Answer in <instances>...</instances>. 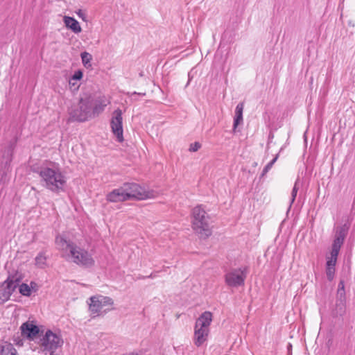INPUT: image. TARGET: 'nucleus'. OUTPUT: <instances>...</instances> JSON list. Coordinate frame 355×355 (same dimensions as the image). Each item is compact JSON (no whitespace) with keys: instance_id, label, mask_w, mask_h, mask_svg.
Here are the masks:
<instances>
[{"instance_id":"27","label":"nucleus","mask_w":355,"mask_h":355,"mask_svg":"<svg viewBox=\"0 0 355 355\" xmlns=\"http://www.w3.org/2000/svg\"><path fill=\"white\" fill-rule=\"evenodd\" d=\"M81 59L82 62L84 66H86L87 64H89L92 60V55L86 51H84L81 53Z\"/></svg>"},{"instance_id":"40","label":"nucleus","mask_w":355,"mask_h":355,"mask_svg":"<svg viewBox=\"0 0 355 355\" xmlns=\"http://www.w3.org/2000/svg\"><path fill=\"white\" fill-rule=\"evenodd\" d=\"M69 84H70V85H72L73 86V85H75L74 82H72V81H71V83H69Z\"/></svg>"},{"instance_id":"24","label":"nucleus","mask_w":355,"mask_h":355,"mask_svg":"<svg viewBox=\"0 0 355 355\" xmlns=\"http://www.w3.org/2000/svg\"><path fill=\"white\" fill-rule=\"evenodd\" d=\"M336 297H346L345 290V280L343 279H340L338 283Z\"/></svg>"},{"instance_id":"1","label":"nucleus","mask_w":355,"mask_h":355,"mask_svg":"<svg viewBox=\"0 0 355 355\" xmlns=\"http://www.w3.org/2000/svg\"><path fill=\"white\" fill-rule=\"evenodd\" d=\"M33 172L39 174L44 182V186L53 193H59L64 191V187L67 180L65 176L60 171L58 164L53 167L42 166L33 168Z\"/></svg>"},{"instance_id":"31","label":"nucleus","mask_w":355,"mask_h":355,"mask_svg":"<svg viewBox=\"0 0 355 355\" xmlns=\"http://www.w3.org/2000/svg\"><path fill=\"white\" fill-rule=\"evenodd\" d=\"M200 147H201L200 143L198 141H196V142L190 144L189 150L190 152H196L200 148Z\"/></svg>"},{"instance_id":"10","label":"nucleus","mask_w":355,"mask_h":355,"mask_svg":"<svg viewBox=\"0 0 355 355\" xmlns=\"http://www.w3.org/2000/svg\"><path fill=\"white\" fill-rule=\"evenodd\" d=\"M122 121V111L120 109H117L113 112L110 125L112 131L119 142L123 141Z\"/></svg>"},{"instance_id":"4","label":"nucleus","mask_w":355,"mask_h":355,"mask_svg":"<svg viewBox=\"0 0 355 355\" xmlns=\"http://www.w3.org/2000/svg\"><path fill=\"white\" fill-rule=\"evenodd\" d=\"M94 97L85 95L81 97L77 106L72 107L69 111L70 119L83 122L87 120L92 112Z\"/></svg>"},{"instance_id":"22","label":"nucleus","mask_w":355,"mask_h":355,"mask_svg":"<svg viewBox=\"0 0 355 355\" xmlns=\"http://www.w3.org/2000/svg\"><path fill=\"white\" fill-rule=\"evenodd\" d=\"M47 257L45 255V252L42 251L38 253L35 259V265L40 268H44L46 265Z\"/></svg>"},{"instance_id":"12","label":"nucleus","mask_w":355,"mask_h":355,"mask_svg":"<svg viewBox=\"0 0 355 355\" xmlns=\"http://www.w3.org/2000/svg\"><path fill=\"white\" fill-rule=\"evenodd\" d=\"M20 330L21 336L26 337L29 340H33L40 333L38 326L30 321L22 323L20 327Z\"/></svg>"},{"instance_id":"7","label":"nucleus","mask_w":355,"mask_h":355,"mask_svg":"<svg viewBox=\"0 0 355 355\" xmlns=\"http://www.w3.org/2000/svg\"><path fill=\"white\" fill-rule=\"evenodd\" d=\"M70 257L71 261L79 266L89 268L94 265V260L92 255L87 250L76 245L71 248Z\"/></svg>"},{"instance_id":"5","label":"nucleus","mask_w":355,"mask_h":355,"mask_svg":"<svg viewBox=\"0 0 355 355\" xmlns=\"http://www.w3.org/2000/svg\"><path fill=\"white\" fill-rule=\"evenodd\" d=\"M21 280V277L20 276H17V274H15V275H10L6 280L2 283L0 288L1 304H3L10 299L11 295L18 287Z\"/></svg>"},{"instance_id":"25","label":"nucleus","mask_w":355,"mask_h":355,"mask_svg":"<svg viewBox=\"0 0 355 355\" xmlns=\"http://www.w3.org/2000/svg\"><path fill=\"white\" fill-rule=\"evenodd\" d=\"M97 297H98L103 307L107 305H112L114 303L113 300L110 297L103 295H97Z\"/></svg>"},{"instance_id":"3","label":"nucleus","mask_w":355,"mask_h":355,"mask_svg":"<svg viewBox=\"0 0 355 355\" xmlns=\"http://www.w3.org/2000/svg\"><path fill=\"white\" fill-rule=\"evenodd\" d=\"M212 321V313L205 311L197 319L193 335V343L197 347H200L207 341L209 334V326Z\"/></svg>"},{"instance_id":"2","label":"nucleus","mask_w":355,"mask_h":355,"mask_svg":"<svg viewBox=\"0 0 355 355\" xmlns=\"http://www.w3.org/2000/svg\"><path fill=\"white\" fill-rule=\"evenodd\" d=\"M192 227L200 239H206L211 235V219L202 205L192 209Z\"/></svg>"},{"instance_id":"36","label":"nucleus","mask_w":355,"mask_h":355,"mask_svg":"<svg viewBox=\"0 0 355 355\" xmlns=\"http://www.w3.org/2000/svg\"><path fill=\"white\" fill-rule=\"evenodd\" d=\"M131 96H135V95H138V96H146V93L145 92H134L132 93H131Z\"/></svg>"},{"instance_id":"26","label":"nucleus","mask_w":355,"mask_h":355,"mask_svg":"<svg viewBox=\"0 0 355 355\" xmlns=\"http://www.w3.org/2000/svg\"><path fill=\"white\" fill-rule=\"evenodd\" d=\"M279 157V154H277L276 156L269 162L268 163L262 171V175H264L266 174L269 170L272 168V165L275 163V162L277 160Z\"/></svg>"},{"instance_id":"30","label":"nucleus","mask_w":355,"mask_h":355,"mask_svg":"<svg viewBox=\"0 0 355 355\" xmlns=\"http://www.w3.org/2000/svg\"><path fill=\"white\" fill-rule=\"evenodd\" d=\"M83 76V73L81 70H78L75 71L73 75L71 76V78L69 80V83H71V81L73 80H80L82 79Z\"/></svg>"},{"instance_id":"23","label":"nucleus","mask_w":355,"mask_h":355,"mask_svg":"<svg viewBox=\"0 0 355 355\" xmlns=\"http://www.w3.org/2000/svg\"><path fill=\"white\" fill-rule=\"evenodd\" d=\"M19 293L26 297H30L31 295V288L27 284L22 283L19 285Z\"/></svg>"},{"instance_id":"16","label":"nucleus","mask_w":355,"mask_h":355,"mask_svg":"<svg viewBox=\"0 0 355 355\" xmlns=\"http://www.w3.org/2000/svg\"><path fill=\"white\" fill-rule=\"evenodd\" d=\"M55 243L58 246V248L61 250H69V252L71 253V248L75 247L76 245L70 241H67L64 238H63L61 236H57L55 237Z\"/></svg>"},{"instance_id":"34","label":"nucleus","mask_w":355,"mask_h":355,"mask_svg":"<svg viewBox=\"0 0 355 355\" xmlns=\"http://www.w3.org/2000/svg\"><path fill=\"white\" fill-rule=\"evenodd\" d=\"M76 12L80 18H81L83 21H87V15L82 10L79 9Z\"/></svg>"},{"instance_id":"14","label":"nucleus","mask_w":355,"mask_h":355,"mask_svg":"<svg viewBox=\"0 0 355 355\" xmlns=\"http://www.w3.org/2000/svg\"><path fill=\"white\" fill-rule=\"evenodd\" d=\"M107 103H109V102L101 95L96 97L95 98H94L92 107V113L94 115H98L102 112Z\"/></svg>"},{"instance_id":"20","label":"nucleus","mask_w":355,"mask_h":355,"mask_svg":"<svg viewBox=\"0 0 355 355\" xmlns=\"http://www.w3.org/2000/svg\"><path fill=\"white\" fill-rule=\"evenodd\" d=\"M0 354L17 355V352L11 343L5 342V345H0Z\"/></svg>"},{"instance_id":"21","label":"nucleus","mask_w":355,"mask_h":355,"mask_svg":"<svg viewBox=\"0 0 355 355\" xmlns=\"http://www.w3.org/2000/svg\"><path fill=\"white\" fill-rule=\"evenodd\" d=\"M340 250L331 248V257L327 258L326 268H335Z\"/></svg>"},{"instance_id":"38","label":"nucleus","mask_w":355,"mask_h":355,"mask_svg":"<svg viewBox=\"0 0 355 355\" xmlns=\"http://www.w3.org/2000/svg\"><path fill=\"white\" fill-rule=\"evenodd\" d=\"M50 351H51V354H50L51 355H56V354H55V350H50Z\"/></svg>"},{"instance_id":"9","label":"nucleus","mask_w":355,"mask_h":355,"mask_svg":"<svg viewBox=\"0 0 355 355\" xmlns=\"http://www.w3.org/2000/svg\"><path fill=\"white\" fill-rule=\"evenodd\" d=\"M64 343L62 338L49 329L41 339V345L49 350H56Z\"/></svg>"},{"instance_id":"39","label":"nucleus","mask_w":355,"mask_h":355,"mask_svg":"<svg viewBox=\"0 0 355 355\" xmlns=\"http://www.w3.org/2000/svg\"><path fill=\"white\" fill-rule=\"evenodd\" d=\"M291 347H292L291 344L288 343V349L289 350L290 349H291Z\"/></svg>"},{"instance_id":"32","label":"nucleus","mask_w":355,"mask_h":355,"mask_svg":"<svg viewBox=\"0 0 355 355\" xmlns=\"http://www.w3.org/2000/svg\"><path fill=\"white\" fill-rule=\"evenodd\" d=\"M13 342L15 343V344L17 346H23L24 345V341L23 340L20 338V336L19 335H15L13 336Z\"/></svg>"},{"instance_id":"15","label":"nucleus","mask_w":355,"mask_h":355,"mask_svg":"<svg viewBox=\"0 0 355 355\" xmlns=\"http://www.w3.org/2000/svg\"><path fill=\"white\" fill-rule=\"evenodd\" d=\"M63 21L66 27L71 29L73 33H79L81 32L82 28L79 22L73 17L64 16Z\"/></svg>"},{"instance_id":"35","label":"nucleus","mask_w":355,"mask_h":355,"mask_svg":"<svg viewBox=\"0 0 355 355\" xmlns=\"http://www.w3.org/2000/svg\"><path fill=\"white\" fill-rule=\"evenodd\" d=\"M29 286L31 288V291H33L36 292L38 290L37 284L35 282H31L30 283Z\"/></svg>"},{"instance_id":"17","label":"nucleus","mask_w":355,"mask_h":355,"mask_svg":"<svg viewBox=\"0 0 355 355\" xmlns=\"http://www.w3.org/2000/svg\"><path fill=\"white\" fill-rule=\"evenodd\" d=\"M346 311V297H336V307L334 314L336 316H343Z\"/></svg>"},{"instance_id":"8","label":"nucleus","mask_w":355,"mask_h":355,"mask_svg":"<svg viewBox=\"0 0 355 355\" xmlns=\"http://www.w3.org/2000/svg\"><path fill=\"white\" fill-rule=\"evenodd\" d=\"M247 268H236L225 275V282L229 286L238 287L244 284Z\"/></svg>"},{"instance_id":"13","label":"nucleus","mask_w":355,"mask_h":355,"mask_svg":"<svg viewBox=\"0 0 355 355\" xmlns=\"http://www.w3.org/2000/svg\"><path fill=\"white\" fill-rule=\"evenodd\" d=\"M129 196L130 195L124 193L123 188L120 187L108 193L106 195V200L112 202H124L128 200Z\"/></svg>"},{"instance_id":"28","label":"nucleus","mask_w":355,"mask_h":355,"mask_svg":"<svg viewBox=\"0 0 355 355\" xmlns=\"http://www.w3.org/2000/svg\"><path fill=\"white\" fill-rule=\"evenodd\" d=\"M297 184H298V180H297L294 184V187L292 189V191H291V202H290V206H289V208L291 207L292 204L295 202V198H296V196H297V191H298V187H297Z\"/></svg>"},{"instance_id":"6","label":"nucleus","mask_w":355,"mask_h":355,"mask_svg":"<svg viewBox=\"0 0 355 355\" xmlns=\"http://www.w3.org/2000/svg\"><path fill=\"white\" fill-rule=\"evenodd\" d=\"M121 187L124 193L130 195L128 200L132 199L144 200L154 197L153 191H146L144 188L135 182H125Z\"/></svg>"},{"instance_id":"11","label":"nucleus","mask_w":355,"mask_h":355,"mask_svg":"<svg viewBox=\"0 0 355 355\" xmlns=\"http://www.w3.org/2000/svg\"><path fill=\"white\" fill-rule=\"evenodd\" d=\"M350 225L345 223L336 228L334 239L331 248L340 250L348 234Z\"/></svg>"},{"instance_id":"37","label":"nucleus","mask_w":355,"mask_h":355,"mask_svg":"<svg viewBox=\"0 0 355 355\" xmlns=\"http://www.w3.org/2000/svg\"><path fill=\"white\" fill-rule=\"evenodd\" d=\"M188 76H189V80H188V82H187V85H186V86H187V85L189 84V82H190V80H191V78H190V73H189Z\"/></svg>"},{"instance_id":"18","label":"nucleus","mask_w":355,"mask_h":355,"mask_svg":"<svg viewBox=\"0 0 355 355\" xmlns=\"http://www.w3.org/2000/svg\"><path fill=\"white\" fill-rule=\"evenodd\" d=\"M90 303L89 304V310L92 314H98L103 308L98 297L96 296H92L89 298Z\"/></svg>"},{"instance_id":"19","label":"nucleus","mask_w":355,"mask_h":355,"mask_svg":"<svg viewBox=\"0 0 355 355\" xmlns=\"http://www.w3.org/2000/svg\"><path fill=\"white\" fill-rule=\"evenodd\" d=\"M243 103H239L235 110L233 130L235 131L239 124L243 121Z\"/></svg>"},{"instance_id":"33","label":"nucleus","mask_w":355,"mask_h":355,"mask_svg":"<svg viewBox=\"0 0 355 355\" xmlns=\"http://www.w3.org/2000/svg\"><path fill=\"white\" fill-rule=\"evenodd\" d=\"M13 146L12 144H10V146H9V149L8 150V153L9 155V158L8 159V160L6 162V165H9L10 163L12 161V150H13Z\"/></svg>"},{"instance_id":"29","label":"nucleus","mask_w":355,"mask_h":355,"mask_svg":"<svg viewBox=\"0 0 355 355\" xmlns=\"http://www.w3.org/2000/svg\"><path fill=\"white\" fill-rule=\"evenodd\" d=\"M335 272H336L335 268H331V267L326 268V275H327V279L329 281L333 280V279L334 277Z\"/></svg>"}]
</instances>
